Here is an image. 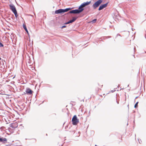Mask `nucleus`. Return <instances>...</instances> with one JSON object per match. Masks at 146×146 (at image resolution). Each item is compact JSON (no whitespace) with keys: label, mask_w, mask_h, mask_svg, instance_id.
<instances>
[{"label":"nucleus","mask_w":146,"mask_h":146,"mask_svg":"<svg viewBox=\"0 0 146 146\" xmlns=\"http://www.w3.org/2000/svg\"><path fill=\"white\" fill-rule=\"evenodd\" d=\"M84 10V8H80L79 7L78 9L73 10L70 11L68 14L72 13V14H79L82 12Z\"/></svg>","instance_id":"nucleus-1"},{"label":"nucleus","mask_w":146,"mask_h":146,"mask_svg":"<svg viewBox=\"0 0 146 146\" xmlns=\"http://www.w3.org/2000/svg\"><path fill=\"white\" fill-rule=\"evenodd\" d=\"M72 121L73 125H76L79 123V119H78L77 116L76 115H74L73 117Z\"/></svg>","instance_id":"nucleus-2"},{"label":"nucleus","mask_w":146,"mask_h":146,"mask_svg":"<svg viewBox=\"0 0 146 146\" xmlns=\"http://www.w3.org/2000/svg\"><path fill=\"white\" fill-rule=\"evenodd\" d=\"M103 0H98L96 2L92 5V7L94 9L98 7L102 3Z\"/></svg>","instance_id":"nucleus-3"},{"label":"nucleus","mask_w":146,"mask_h":146,"mask_svg":"<svg viewBox=\"0 0 146 146\" xmlns=\"http://www.w3.org/2000/svg\"><path fill=\"white\" fill-rule=\"evenodd\" d=\"M10 9L11 10L12 12L14 13L17 11L15 5L13 4H11L9 5Z\"/></svg>","instance_id":"nucleus-4"},{"label":"nucleus","mask_w":146,"mask_h":146,"mask_svg":"<svg viewBox=\"0 0 146 146\" xmlns=\"http://www.w3.org/2000/svg\"><path fill=\"white\" fill-rule=\"evenodd\" d=\"M91 1H90L89 2L87 1L86 2H84L79 6V7L80 8H83L86 6H87L90 3Z\"/></svg>","instance_id":"nucleus-5"},{"label":"nucleus","mask_w":146,"mask_h":146,"mask_svg":"<svg viewBox=\"0 0 146 146\" xmlns=\"http://www.w3.org/2000/svg\"><path fill=\"white\" fill-rule=\"evenodd\" d=\"M108 4V3H107L101 5L99 8L98 10L100 11L106 7L107 6Z\"/></svg>","instance_id":"nucleus-6"},{"label":"nucleus","mask_w":146,"mask_h":146,"mask_svg":"<svg viewBox=\"0 0 146 146\" xmlns=\"http://www.w3.org/2000/svg\"><path fill=\"white\" fill-rule=\"evenodd\" d=\"M7 141V140L6 138L0 137V142L3 143H5Z\"/></svg>","instance_id":"nucleus-7"},{"label":"nucleus","mask_w":146,"mask_h":146,"mask_svg":"<svg viewBox=\"0 0 146 146\" xmlns=\"http://www.w3.org/2000/svg\"><path fill=\"white\" fill-rule=\"evenodd\" d=\"M18 126L17 123H11L10 124V127L13 128H16Z\"/></svg>","instance_id":"nucleus-8"},{"label":"nucleus","mask_w":146,"mask_h":146,"mask_svg":"<svg viewBox=\"0 0 146 146\" xmlns=\"http://www.w3.org/2000/svg\"><path fill=\"white\" fill-rule=\"evenodd\" d=\"M26 92L27 94L30 95L32 94L33 92L30 88H27L26 89Z\"/></svg>","instance_id":"nucleus-9"},{"label":"nucleus","mask_w":146,"mask_h":146,"mask_svg":"<svg viewBox=\"0 0 146 146\" xmlns=\"http://www.w3.org/2000/svg\"><path fill=\"white\" fill-rule=\"evenodd\" d=\"M55 13L56 14H58L63 13L62 9H60L58 10H56L55 11Z\"/></svg>","instance_id":"nucleus-10"},{"label":"nucleus","mask_w":146,"mask_h":146,"mask_svg":"<svg viewBox=\"0 0 146 146\" xmlns=\"http://www.w3.org/2000/svg\"><path fill=\"white\" fill-rule=\"evenodd\" d=\"M44 101H43L42 102L41 101H35L34 104H36L39 106L41 104H42L43 103Z\"/></svg>","instance_id":"nucleus-11"},{"label":"nucleus","mask_w":146,"mask_h":146,"mask_svg":"<svg viewBox=\"0 0 146 146\" xmlns=\"http://www.w3.org/2000/svg\"><path fill=\"white\" fill-rule=\"evenodd\" d=\"M71 8H67L65 9H62L63 13L67 12L71 9Z\"/></svg>","instance_id":"nucleus-12"},{"label":"nucleus","mask_w":146,"mask_h":146,"mask_svg":"<svg viewBox=\"0 0 146 146\" xmlns=\"http://www.w3.org/2000/svg\"><path fill=\"white\" fill-rule=\"evenodd\" d=\"M23 28L27 32V33L28 35H29V32L28 31L27 28L26 27L25 25H23Z\"/></svg>","instance_id":"nucleus-13"},{"label":"nucleus","mask_w":146,"mask_h":146,"mask_svg":"<svg viewBox=\"0 0 146 146\" xmlns=\"http://www.w3.org/2000/svg\"><path fill=\"white\" fill-rule=\"evenodd\" d=\"M139 103V102H136V103H135V105H134V108H137L138 106V104Z\"/></svg>","instance_id":"nucleus-14"},{"label":"nucleus","mask_w":146,"mask_h":146,"mask_svg":"<svg viewBox=\"0 0 146 146\" xmlns=\"http://www.w3.org/2000/svg\"><path fill=\"white\" fill-rule=\"evenodd\" d=\"M138 118H140L141 117V115L139 112H137V115Z\"/></svg>","instance_id":"nucleus-15"},{"label":"nucleus","mask_w":146,"mask_h":146,"mask_svg":"<svg viewBox=\"0 0 146 146\" xmlns=\"http://www.w3.org/2000/svg\"><path fill=\"white\" fill-rule=\"evenodd\" d=\"M77 19V17H73L72 18V19L71 20L74 22V21Z\"/></svg>","instance_id":"nucleus-16"},{"label":"nucleus","mask_w":146,"mask_h":146,"mask_svg":"<svg viewBox=\"0 0 146 146\" xmlns=\"http://www.w3.org/2000/svg\"><path fill=\"white\" fill-rule=\"evenodd\" d=\"M13 13H14L15 17L16 18L17 17L18 15L17 14V12L16 11L15 12H14Z\"/></svg>","instance_id":"nucleus-17"},{"label":"nucleus","mask_w":146,"mask_h":146,"mask_svg":"<svg viewBox=\"0 0 146 146\" xmlns=\"http://www.w3.org/2000/svg\"><path fill=\"white\" fill-rule=\"evenodd\" d=\"M29 101H28V102H28V104H27V106H28H28L29 107L30 106V104H31V102H29ZM25 102V103L27 104V101H26Z\"/></svg>","instance_id":"nucleus-18"},{"label":"nucleus","mask_w":146,"mask_h":146,"mask_svg":"<svg viewBox=\"0 0 146 146\" xmlns=\"http://www.w3.org/2000/svg\"><path fill=\"white\" fill-rule=\"evenodd\" d=\"M96 19H94L92 21V23H94L96 22Z\"/></svg>","instance_id":"nucleus-19"},{"label":"nucleus","mask_w":146,"mask_h":146,"mask_svg":"<svg viewBox=\"0 0 146 146\" xmlns=\"http://www.w3.org/2000/svg\"><path fill=\"white\" fill-rule=\"evenodd\" d=\"M0 47H3V44L0 42Z\"/></svg>","instance_id":"nucleus-20"},{"label":"nucleus","mask_w":146,"mask_h":146,"mask_svg":"<svg viewBox=\"0 0 146 146\" xmlns=\"http://www.w3.org/2000/svg\"><path fill=\"white\" fill-rule=\"evenodd\" d=\"M66 27V26L65 25H63V26H62V27H61V29H63V28H65Z\"/></svg>","instance_id":"nucleus-21"},{"label":"nucleus","mask_w":146,"mask_h":146,"mask_svg":"<svg viewBox=\"0 0 146 146\" xmlns=\"http://www.w3.org/2000/svg\"><path fill=\"white\" fill-rule=\"evenodd\" d=\"M69 131L70 132H73L74 133V134L75 133V131H74V130H73V131Z\"/></svg>","instance_id":"nucleus-22"},{"label":"nucleus","mask_w":146,"mask_h":146,"mask_svg":"<svg viewBox=\"0 0 146 146\" xmlns=\"http://www.w3.org/2000/svg\"><path fill=\"white\" fill-rule=\"evenodd\" d=\"M69 23H70V22H69V21H68V22L65 23L64 24H69Z\"/></svg>","instance_id":"nucleus-23"},{"label":"nucleus","mask_w":146,"mask_h":146,"mask_svg":"<svg viewBox=\"0 0 146 146\" xmlns=\"http://www.w3.org/2000/svg\"><path fill=\"white\" fill-rule=\"evenodd\" d=\"M69 21V22H70V23H73V21L72 20H70Z\"/></svg>","instance_id":"nucleus-24"},{"label":"nucleus","mask_w":146,"mask_h":146,"mask_svg":"<svg viewBox=\"0 0 146 146\" xmlns=\"http://www.w3.org/2000/svg\"><path fill=\"white\" fill-rule=\"evenodd\" d=\"M115 91V90H111V92H112H112H114Z\"/></svg>","instance_id":"nucleus-25"},{"label":"nucleus","mask_w":146,"mask_h":146,"mask_svg":"<svg viewBox=\"0 0 146 146\" xmlns=\"http://www.w3.org/2000/svg\"><path fill=\"white\" fill-rule=\"evenodd\" d=\"M5 101H3V104L5 105V106H6V105H5Z\"/></svg>","instance_id":"nucleus-26"},{"label":"nucleus","mask_w":146,"mask_h":146,"mask_svg":"<svg viewBox=\"0 0 146 146\" xmlns=\"http://www.w3.org/2000/svg\"><path fill=\"white\" fill-rule=\"evenodd\" d=\"M68 125H67V126L65 127V129H66L67 128H68Z\"/></svg>","instance_id":"nucleus-27"},{"label":"nucleus","mask_w":146,"mask_h":146,"mask_svg":"<svg viewBox=\"0 0 146 146\" xmlns=\"http://www.w3.org/2000/svg\"><path fill=\"white\" fill-rule=\"evenodd\" d=\"M118 36H120V35L119 34H117L116 35V37H117Z\"/></svg>","instance_id":"nucleus-28"},{"label":"nucleus","mask_w":146,"mask_h":146,"mask_svg":"<svg viewBox=\"0 0 146 146\" xmlns=\"http://www.w3.org/2000/svg\"><path fill=\"white\" fill-rule=\"evenodd\" d=\"M116 102L117 103V104H119V101H116Z\"/></svg>","instance_id":"nucleus-29"},{"label":"nucleus","mask_w":146,"mask_h":146,"mask_svg":"<svg viewBox=\"0 0 146 146\" xmlns=\"http://www.w3.org/2000/svg\"><path fill=\"white\" fill-rule=\"evenodd\" d=\"M70 104H71V105H72V106H73V104H71V102H70Z\"/></svg>","instance_id":"nucleus-30"},{"label":"nucleus","mask_w":146,"mask_h":146,"mask_svg":"<svg viewBox=\"0 0 146 146\" xmlns=\"http://www.w3.org/2000/svg\"><path fill=\"white\" fill-rule=\"evenodd\" d=\"M10 145H6L5 146H10Z\"/></svg>","instance_id":"nucleus-31"},{"label":"nucleus","mask_w":146,"mask_h":146,"mask_svg":"<svg viewBox=\"0 0 146 146\" xmlns=\"http://www.w3.org/2000/svg\"><path fill=\"white\" fill-rule=\"evenodd\" d=\"M138 96L136 97L135 98V100L137 98H138Z\"/></svg>","instance_id":"nucleus-32"},{"label":"nucleus","mask_w":146,"mask_h":146,"mask_svg":"<svg viewBox=\"0 0 146 146\" xmlns=\"http://www.w3.org/2000/svg\"><path fill=\"white\" fill-rule=\"evenodd\" d=\"M129 105H127V107H128V109H129Z\"/></svg>","instance_id":"nucleus-33"},{"label":"nucleus","mask_w":146,"mask_h":146,"mask_svg":"<svg viewBox=\"0 0 146 146\" xmlns=\"http://www.w3.org/2000/svg\"><path fill=\"white\" fill-rule=\"evenodd\" d=\"M135 112V111H133V112L134 113Z\"/></svg>","instance_id":"nucleus-34"},{"label":"nucleus","mask_w":146,"mask_h":146,"mask_svg":"<svg viewBox=\"0 0 146 146\" xmlns=\"http://www.w3.org/2000/svg\"><path fill=\"white\" fill-rule=\"evenodd\" d=\"M34 139L35 140V141H36V139Z\"/></svg>","instance_id":"nucleus-35"},{"label":"nucleus","mask_w":146,"mask_h":146,"mask_svg":"<svg viewBox=\"0 0 146 146\" xmlns=\"http://www.w3.org/2000/svg\"><path fill=\"white\" fill-rule=\"evenodd\" d=\"M140 141H139V143H140Z\"/></svg>","instance_id":"nucleus-36"},{"label":"nucleus","mask_w":146,"mask_h":146,"mask_svg":"<svg viewBox=\"0 0 146 146\" xmlns=\"http://www.w3.org/2000/svg\"><path fill=\"white\" fill-rule=\"evenodd\" d=\"M140 141H139V143H140Z\"/></svg>","instance_id":"nucleus-37"},{"label":"nucleus","mask_w":146,"mask_h":146,"mask_svg":"<svg viewBox=\"0 0 146 146\" xmlns=\"http://www.w3.org/2000/svg\"><path fill=\"white\" fill-rule=\"evenodd\" d=\"M46 136H47V134H46Z\"/></svg>","instance_id":"nucleus-38"},{"label":"nucleus","mask_w":146,"mask_h":146,"mask_svg":"<svg viewBox=\"0 0 146 146\" xmlns=\"http://www.w3.org/2000/svg\"><path fill=\"white\" fill-rule=\"evenodd\" d=\"M17 112V113H18V112L17 111H16Z\"/></svg>","instance_id":"nucleus-39"},{"label":"nucleus","mask_w":146,"mask_h":146,"mask_svg":"<svg viewBox=\"0 0 146 146\" xmlns=\"http://www.w3.org/2000/svg\"><path fill=\"white\" fill-rule=\"evenodd\" d=\"M65 123H64L63 125Z\"/></svg>","instance_id":"nucleus-40"},{"label":"nucleus","mask_w":146,"mask_h":146,"mask_svg":"<svg viewBox=\"0 0 146 146\" xmlns=\"http://www.w3.org/2000/svg\"><path fill=\"white\" fill-rule=\"evenodd\" d=\"M96 107V106H95V108Z\"/></svg>","instance_id":"nucleus-41"},{"label":"nucleus","mask_w":146,"mask_h":146,"mask_svg":"<svg viewBox=\"0 0 146 146\" xmlns=\"http://www.w3.org/2000/svg\"><path fill=\"white\" fill-rule=\"evenodd\" d=\"M72 102H73L72 101H71Z\"/></svg>","instance_id":"nucleus-42"},{"label":"nucleus","mask_w":146,"mask_h":146,"mask_svg":"<svg viewBox=\"0 0 146 146\" xmlns=\"http://www.w3.org/2000/svg\"><path fill=\"white\" fill-rule=\"evenodd\" d=\"M0 94H1V93H0Z\"/></svg>","instance_id":"nucleus-43"}]
</instances>
